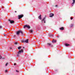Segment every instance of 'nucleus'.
<instances>
[{
    "label": "nucleus",
    "instance_id": "1",
    "mask_svg": "<svg viewBox=\"0 0 75 75\" xmlns=\"http://www.w3.org/2000/svg\"><path fill=\"white\" fill-rule=\"evenodd\" d=\"M23 49H21V50H19L18 52V54H17V56L18 57H19L20 56L19 55H20L21 53H23Z\"/></svg>",
    "mask_w": 75,
    "mask_h": 75
},
{
    "label": "nucleus",
    "instance_id": "2",
    "mask_svg": "<svg viewBox=\"0 0 75 75\" xmlns=\"http://www.w3.org/2000/svg\"><path fill=\"white\" fill-rule=\"evenodd\" d=\"M20 33H21V34L22 35H23V36H24L23 35V31L21 30H20L16 32V34L17 35H18L20 34Z\"/></svg>",
    "mask_w": 75,
    "mask_h": 75
},
{
    "label": "nucleus",
    "instance_id": "24",
    "mask_svg": "<svg viewBox=\"0 0 75 75\" xmlns=\"http://www.w3.org/2000/svg\"><path fill=\"white\" fill-rule=\"evenodd\" d=\"M5 71V72H7V70H6Z\"/></svg>",
    "mask_w": 75,
    "mask_h": 75
},
{
    "label": "nucleus",
    "instance_id": "13",
    "mask_svg": "<svg viewBox=\"0 0 75 75\" xmlns=\"http://www.w3.org/2000/svg\"><path fill=\"white\" fill-rule=\"evenodd\" d=\"M65 46H66V47H68V46H69V44H66L65 45Z\"/></svg>",
    "mask_w": 75,
    "mask_h": 75
},
{
    "label": "nucleus",
    "instance_id": "3",
    "mask_svg": "<svg viewBox=\"0 0 75 75\" xmlns=\"http://www.w3.org/2000/svg\"><path fill=\"white\" fill-rule=\"evenodd\" d=\"M26 27H27L28 29H30V26L28 25H25L24 27V28H25Z\"/></svg>",
    "mask_w": 75,
    "mask_h": 75
},
{
    "label": "nucleus",
    "instance_id": "33",
    "mask_svg": "<svg viewBox=\"0 0 75 75\" xmlns=\"http://www.w3.org/2000/svg\"><path fill=\"white\" fill-rule=\"evenodd\" d=\"M23 48H24V47H23Z\"/></svg>",
    "mask_w": 75,
    "mask_h": 75
},
{
    "label": "nucleus",
    "instance_id": "6",
    "mask_svg": "<svg viewBox=\"0 0 75 75\" xmlns=\"http://www.w3.org/2000/svg\"><path fill=\"white\" fill-rule=\"evenodd\" d=\"M50 17H53V16H54V13H51L50 14Z\"/></svg>",
    "mask_w": 75,
    "mask_h": 75
},
{
    "label": "nucleus",
    "instance_id": "21",
    "mask_svg": "<svg viewBox=\"0 0 75 75\" xmlns=\"http://www.w3.org/2000/svg\"><path fill=\"white\" fill-rule=\"evenodd\" d=\"M16 72H19V71L18 70H16Z\"/></svg>",
    "mask_w": 75,
    "mask_h": 75
},
{
    "label": "nucleus",
    "instance_id": "19",
    "mask_svg": "<svg viewBox=\"0 0 75 75\" xmlns=\"http://www.w3.org/2000/svg\"><path fill=\"white\" fill-rule=\"evenodd\" d=\"M48 45H49V46H50V45H51V44L50 43H48Z\"/></svg>",
    "mask_w": 75,
    "mask_h": 75
},
{
    "label": "nucleus",
    "instance_id": "16",
    "mask_svg": "<svg viewBox=\"0 0 75 75\" xmlns=\"http://www.w3.org/2000/svg\"><path fill=\"white\" fill-rule=\"evenodd\" d=\"M30 33H33V30H30Z\"/></svg>",
    "mask_w": 75,
    "mask_h": 75
},
{
    "label": "nucleus",
    "instance_id": "10",
    "mask_svg": "<svg viewBox=\"0 0 75 75\" xmlns=\"http://www.w3.org/2000/svg\"><path fill=\"white\" fill-rule=\"evenodd\" d=\"M60 30H64V27H62L60 28Z\"/></svg>",
    "mask_w": 75,
    "mask_h": 75
},
{
    "label": "nucleus",
    "instance_id": "22",
    "mask_svg": "<svg viewBox=\"0 0 75 75\" xmlns=\"http://www.w3.org/2000/svg\"><path fill=\"white\" fill-rule=\"evenodd\" d=\"M15 44H16V45H17V42H15Z\"/></svg>",
    "mask_w": 75,
    "mask_h": 75
},
{
    "label": "nucleus",
    "instance_id": "25",
    "mask_svg": "<svg viewBox=\"0 0 75 75\" xmlns=\"http://www.w3.org/2000/svg\"><path fill=\"white\" fill-rule=\"evenodd\" d=\"M14 65H16V64L14 63Z\"/></svg>",
    "mask_w": 75,
    "mask_h": 75
},
{
    "label": "nucleus",
    "instance_id": "17",
    "mask_svg": "<svg viewBox=\"0 0 75 75\" xmlns=\"http://www.w3.org/2000/svg\"><path fill=\"white\" fill-rule=\"evenodd\" d=\"M21 47L20 46V47H18V50H20V49H21Z\"/></svg>",
    "mask_w": 75,
    "mask_h": 75
},
{
    "label": "nucleus",
    "instance_id": "11",
    "mask_svg": "<svg viewBox=\"0 0 75 75\" xmlns=\"http://www.w3.org/2000/svg\"><path fill=\"white\" fill-rule=\"evenodd\" d=\"M25 42H26V43H28V39H27L25 40Z\"/></svg>",
    "mask_w": 75,
    "mask_h": 75
},
{
    "label": "nucleus",
    "instance_id": "9",
    "mask_svg": "<svg viewBox=\"0 0 75 75\" xmlns=\"http://www.w3.org/2000/svg\"><path fill=\"white\" fill-rule=\"evenodd\" d=\"M73 0V3L72 4V6H73V5L75 4V0Z\"/></svg>",
    "mask_w": 75,
    "mask_h": 75
},
{
    "label": "nucleus",
    "instance_id": "28",
    "mask_svg": "<svg viewBox=\"0 0 75 75\" xmlns=\"http://www.w3.org/2000/svg\"><path fill=\"white\" fill-rule=\"evenodd\" d=\"M12 49V48H11V47H10V50H11V49Z\"/></svg>",
    "mask_w": 75,
    "mask_h": 75
},
{
    "label": "nucleus",
    "instance_id": "15",
    "mask_svg": "<svg viewBox=\"0 0 75 75\" xmlns=\"http://www.w3.org/2000/svg\"><path fill=\"white\" fill-rule=\"evenodd\" d=\"M73 26H74V24H71L70 25V27H73Z\"/></svg>",
    "mask_w": 75,
    "mask_h": 75
},
{
    "label": "nucleus",
    "instance_id": "4",
    "mask_svg": "<svg viewBox=\"0 0 75 75\" xmlns=\"http://www.w3.org/2000/svg\"><path fill=\"white\" fill-rule=\"evenodd\" d=\"M42 22L44 23H45V17H44L42 21Z\"/></svg>",
    "mask_w": 75,
    "mask_h": 75
},
{
    "label": "nucleus",
    "instance_id": "23",
    "mask_svg": "<svg viewBox=\"0 0 75 75\" xmlns=\"http://www.w3.org/2000/svg\"><path fill=\"white\" fill-rule=\"evenodd\" d=\"M2 28V26H0V28Z\"/></svg>",
    "mask_w": 75,
    "mask_h": 75
},
{
    "label": "nucleus",
    "instance_id": "5",
    "mask_svg": "<svg viewBox=\"0 0 75 75\" xmlns=\"http://www.w3.org/2000/svg\"><path fill=\"white\" fill-rule=\"evenodd\" d=\"M23 17V15H19L18 16V19H20V18H21Z\"/></svg>",
    "mask_w": 75,
    "mask_h": 75
},
{
    "label": "nucleus",
    "instance_id": "12",
    "mask_svg": "<svg viewBox=\"0 0 75 75\" xmlns=\"http://www.w3.org/2000/svg\"><path fill=\"white\" fill-rule=\"evenodd\" d=\"M38 18L40 20H41V15H40V16L38 17Z\"/></svg>",
    "mask_w": 75,
    "mask_h": 75
},
{
    "label": "nucleus",
    "instance_id": "20",
    "mask_svg": "<svg viewBox=\"0 0 75 75\" xmlns=\"http://www.w3.org/2000/svg\"><path fill=\"white\" fill-rule=\"evenodd\" d=\"M8 65V63H7L5 64V65H6V67H7V66Z\"/></svg>",
    "mask_w": 75,
    "mask_h": 75
},
{
    "label": "nucleus",
    "instance_id": "31",
    "mask_svg": "<svg viewBox=\"0 0 75 75\" xmlns=\"http://www.w3.org/2000/svg\"><path fill=\"white\" fill-rule=\"evenodd\" d=\"M15 13H16V12H17V11H15Z\"/></svg>",
    "mask_w": 75,
    "mask_h": 75
},
{
    "label": "nucleus",
    "instance_id": "18",
    "mask_svg": "<svg viewBox=\"0 0 75 75\" xmlns=\"http://www.w3.org/2000/svg\"><path fill=\"white\" fill-rule=\"evenodd\" d=\"M22 42H25V40H23L22 41Z\"/></svg>",
    "mask_w": 75,
    "mask_h": 75
},
{
    "label": "nucleus",
    "instance_id": "7",
    "mask_svg": "<svg viewBox=\"0 0 75 75\" xmlns=\"http://www.w3.org/2000/svg\"><path fill=\"white\" fill-rule=\"evenodd\" d=\"M9 21H10V23H11V24H13V23H14V21H11L10 20H9Z\"/></svg>",
    "mask_w": 75,
    "mask_h": 75
},
{
    "label": "nucleus",
    "instance_id": "26",
    "mask_svg": "<svg viewBox=\"0 0 75 75\" xmlns=\"http://www.w3.org/2000/svg\"><path fill=\"white\" fill-rule=\"evenodd\" d=\"M71 20H72V19H73V18H72V17H71Z\"/></svg>",
    "mask_w": 75,
    "mask_h": 75
},
{
    "label": "nucleus",
    "instance_id": "27",
    "mask_svg": "<svg viewBox=\"0 0 75 75\" xmlns=\"http://www.w3.org/2000/svg\"><path fill=\"white\" fill-rule=\"evenodd\" d=\"M1 57L0 56V59H1Z\"/></svg>",
    "mask_w": 75,
    "mask_h": 75
},
{
    "label": "nucleus",
    "instance_id": "8",
    "mask_svg": "<svg viewBox=\"0 0 75 75\" xmlns=\"http://www.w3.org/2000/svg\"><path fill=\"white\" fill-rule=\"evenodd\" d=\"M57 42V40H54V39H53V40L52 41V42L53 43H55V42Z\"/></svg>",
    "mask_w": 75,
    "mask_h": 75
},
{
    "label": "nucleus",
    "instance_id": "14",
    "mask_svg": "<svg viewBox=\"0 0 75 75\" xmlns=\"http://www.w3.org/2000/svg\"><path fill=\"white\" fill-rule=\"evenodd\" d=\"M49 35H50V37H51V36L52 37H53V35H51V34H49Z\"/></svg>",
    "mask_w": 75,
    "mask_h": 75
},
{
    "label": "nucleus",
    "instance_id": "32",
    "mask_svg": "<svg viewBox=\"0 0 75 75\" xmlns=\"http://www.w3.org/2000/svg\"><path fill=\"white\" fill-rule=\"evenodd\" d=\"M14 37H15V35H14Z\"/></svg>",
    "mask_w": 75,
    "mask_h": 75
},
{
    "label": "nucleus",
    "instance_id": "30",
    "mask_svg": "<svg viewBox=\"0 0 75 75\" xmlns=\"http://www.w3.org/2000/svg\"><path fill=\"white\" fill-rule=\"evenodd\" d=\"M56 7H57V5L55 6Z\"/></svg>",
    "mask_w": 75,
    "mask_h": 75
},
{
    "label": "nucleus",
    "instance_id": "29",
    "mask_svg": "<svg viewBox=\"0 0 75 75\" xmlns=\"http://www.w3.org/2000/svg\"><path fill=\"white\" fill-rule=\"evenodd\" d=\"M57 38H59V36H57Z\"/></svg>",
    "mask_w": 75,
    "mask_h": 75
}]
</instances>
